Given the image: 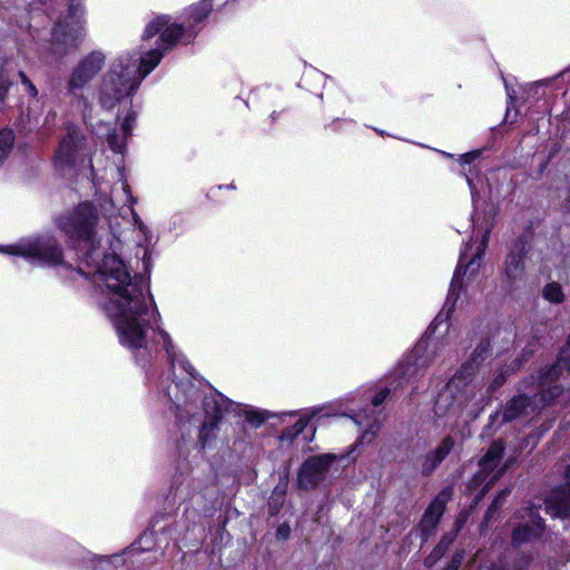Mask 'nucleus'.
<instances>
[{
	"label": "nucleus",
	"mask_w": 570,
	"mask_h": 570,
	"mask_svg": "<svg viewBox=\"0 0 570 570\" xmlns=\"http://www.w3.org/2000/svg\"><path fill=\"white\" fill-rule=\"evenodd\" d=\"M245 419L254 428H258L266 421V415L259 411H248Z\"/></svg>",
	"instance_id": "2f4dec72"
},
{
	"label": "nucleus",
	"mask_w": 570,
	"mask_h": 570,
	"mask_svg": "<svg viewBox=\"0 0 570 570\" xmlns=\"http://www.w3.org/2000/svg\"><path fill=\"white\" fill-rule=\"evenodd\" d=\"M490 351V341L482 338L474 348L471 360L455 373L444 391L439 394L434 405L438 416H444L455 407H464L476 395L480 387L470 377L474 374L476 366L488 357Z\"/></svg>",
	"instance_id": "f03ea898"
},
{
	"label": "nucleus",
	"mask_w": 570,
	"mask_h": 570,
	"mask_svg": "<svg viewBox=\"0 0 570 570\" xmlns=\"http://www.w3.org/2000/svg\"><path fill=\"white\" fill-rule=\"evenodd\" d=\"M334 459L335 456L332 454L315 455L306 459L298 471V488L303 490L316 488L325 479Z\"/></svg>",
	"instance_id": "9b49d317"
},
{
	"label": "nucleus",
	"mask_w": 570,
	"mask_h": 570,
	"mask_svg": "<svg viewBox=\"0 0 570 570\" xmlns=\"http://www.w3.org/2000/svg\"><path fill=\"white\" fill-rule=\"evenodd\" d=\"M85 136L78 128H68L67 135L61 139L56 153L58 166H70L75 163L77 153L85 146Z\"/></svg>",
	"instance_id": "2eb2a0df"
},
{
	"label": "nucleus",
	"mask_w": 570,
	"mask_h": 570,
	"mask_svg": "<svg viewBox=\"0 0 570 570\" xmlns=\"http://www.w3.org/2000/svg\"><path fill=\"white\" fill-rule=\"evenodd\" d=\"M543 530L544 520L539 515L532 519L531 523L519 524L512 532V546L520 547L525 542L537 539L542 534Z\"/></svg>",
	"instance_id": "aec40b11"
},
{
	"label": "nucleus",
	"mask_w": 570,
	"mask_h": 570,
	"mask_svg": "<svg viewBox=\"0 0 570 570\" xmlns=\"http://www.w3.org/2000/svg\"><path fill=\"white\" fill-rule=\"evenodd\" d=\"M546 511L553 518H570V482L556 487L544 499Z\"/></svg>",
	"instance_id": "a211bd4d"
},
{
	"label": "nucleus",
	"mask_w": 570,
	"mask_h": 570,
	"mask_svg": "<svg viewBox=\"0 0 570 570\" xmlns=\"http://www.w3.org/2000/svg\"><path fill=\"white\" fill-rule=\"evenodd\" d=\"M505 382V374L502 372L500 373L494 380H493V383L491 384L490 389L494 390L499 386H501L503 383Z\"/></svg>",
	"instance_id": "79ce46f5"
},
{
	"label": "nucleus",
	"mask_w": 570,
	"mask_h": 570,
	"mask_svg": "<svg viewBox=\"0 0 570 570\" xmlns=\"http://www.w3.org/2000/svg\"><path fill=\"white\" fill-rule=\"evenodd\" d=\"M539 412L535 400L525 394H519L509 400L502 410V421L508 423L519 417Z\"/></svg>",
	"instance_id": "6ab92c4d"
},
{
	"label": "nucleus",
	"mask_w": 570,
	"mask_h": 570,
	"mask_svg": "<svg viewBox=\"0 0 570 570\" xmlns=\"http://www.w3.org/2000/svg\"><path fill=\"white\" fill-rule=\"evenodd\" d=\"M464 559V551L461 550V551H456L451 561L449 562V564L446 566V568H449L450 570H459V568L461 567L462 564V561Z\"/></svg>",
	"instance_id": "f704fd0d"
},
{
	"label": "nucleus",
	"mask_w": 570,
	"mask_h": 570,
	"mask_svg": "<svg viewBox=\"0 0 570 570\" xmlns=\"http://www.w3.org/2000/svg\"><path fill=\"white\" fill-rule=\"evenodd\" d=\"M443 570H450V569L445 567Z\"/></svg>",
	"instance_id": "8fccbe9b"
},
{
	"label": "nucleus",
	"mask_w": 570,
	"mask_h": 570,
	"mask_svg": "<svg viewBox=\"0 0 570 570\" xmlns=\"http://www.w3.org/2000/svg\"><path fill=\"white\" fill-rule=\"evenodd\" d=\"M19 253L50 265H58L63 261L62 248L55 237L38 238L23 246Z\"/></svg>",
	"instance_id": "4468645a"
},
{
	"label": "nucleus",
	"mask_w": 570,
	"mask_h": 570,
	"mask_svg": "<svg viewBox=\"0 0 570 570\" xmlns=\"http://www.w3.org/2000/svg\"><path fill=\"white\" fill-rule=\"evenodd\" d=\"M504 449L503 440H495L491 443L485 454L479 460L480 471L474 475V480L476 482H483L490 476L482 490V494L493 487L512 464V461L508 460L501 468H498L502 460Z\"/></svg>",
	"instance_id": "0eeeda50"
},
{
	"label": "nucleus",
	"mask_w": 570,
	"mask_h": 570,
	"mask_svg": "<svg viewBox=\"0 0 570 570\" xmlns=\"http://www.w3.org/2000/svg\"><path fill=\"white\" fill-rule=\"evenodd\" d=\"M542 296L547 301L557 304L563 302L564 299V294L562 292L561 285L556 282H551L543 287Z\"/></svg>",
	"instance_id": "cd10ccee"
},
{
	"label": "nucleus",
	"mask_w": 570,
	"mask_h": 570,
	"mask_svg": "<svg viewBox=\"0 0 570 570\" xmlns=\"http://www.w3.org/2000/svg\"><path fill=\"white\" fill-rule=\"evenodd\" d=\"M163 57L164 50L160 49L150 50L144 57H141L140 65L136 66V77H139L140 82L149 72H151V70L158 66Z\"/></svg>",
	"instance_id": "412c9836"
},
{
	"label": "nucleus",
	"mask_w": 570,
	"mask_h": 570,
	"mask_svg": "<svg viewBox=\"0 0 570 570\" xmlns=\"http://www.w3.org/2000/svg\"><path fill=\"white\" fill-rule=\"evenodd\" d=\"M479 156H480V150L466 153L461 156L460 161L462 164H470V163L474 161Z\"/></svg>",
	"instance_id": "4c0bfd02"
},
{
	"label": "nucleus",
	"mask_w": 570,
	"mask_h": 570,
	"mask_svg": "<svg viewBox=\"0 0 570 570\" xmlns=\"http://www.w3.org/2000/svg\"><path fill=\"white\" fill-rule=\"evenodd\" d=\"M560 363H562L563 367H566L570 372V354L561 357Z\"/></svg>",
	"instance_id": "37998d69"
},
{
	"label": "nucleus",
	"mask_w": 570,
	"mask_h": 570,
	"mask_svg": "<svg viewBox=\"0 0 570 570\" xmlns=\"http://www.w3.org/2000/svg\"><path fill=\"white\" fill-rule=\"evenodd\" d=\"M8 90H9V83H7L4 81H0V105L4 102Z\"/></svg>",
	"instance_id": "ea45409f"
},
{
	"label": "nucleus",
	"mask_w": 570,
	"mask_h": 570,
	"mask_svg": "<svg viewBox=\"0 0 570 570\" xmlns=\"http://www.w3.org/2000/svg\"><path fill=\"white\" fill-rule=\"evenodd\" d=\"M19 78L21 82L26 86L28 94L36 98L38 96V89L32 83V81L28 78V76L23 71H19Z\"/></svg>",
	"instance_id": "72a5a7b5"
},
{
	"label": "nucleus",
	"mask_w": 570,
	"mask_h": 570,
	"mask_svg": "<svg viewBox=\"0 0 570 570\" xmlns=\"http://www.w3.org/2000/svg\"><path fill=\"white\" fill-rule=\"evenodd\" d=\"M499 415V412H495L494 415H492V420H494Z\"/></svg>",
	"instance_id": "de8ad7c7"
},
{
	"label": "nucleus",
	"mask_w": 570,
	"mask_h": 570,
	"mask_svg": "<svg viewBox=\"0 0 570 570\" xmlns=\"http://www.w3.org/2000/svg\"><path fill=\"white\" fill-rule=\"evenodd\" d=\"M271 118H272L273 120L277 119V116H276V112H275V111L271 115Z\"/></svg>",
	"instance_id": "49530a36"
},
{
	"label": "nucleus",
	"mask_w": 570,
	"mask_h": 570,
	"mask_svg": "<svg viewBox=\"0 0 570 570\" xmlns=\"http://www.w3.org/2000/svg\"><path fill=\"white\" fill-rule=\"evenodd\" d=\"M440 559H441V557L434 550H432L431 553L424 559V566L428 567V568H431Z\"/></svg>",
	"instance_id": "58836bf2"
},
{
	"label": "nucleus",
	"mask_w": 570,
	"mask_h": 570,
	"mask_svg": "<svg viewBox=\"0 0 570 570\" xmlns=\"http://www.w3.org/2000/svg\"><path fill=\"white\" fill-rule=\"evenodd\" d=\"M136 75L135 63L125 65L121 61H115L101 83V105L111 109L124 98L132 95L140 85L139 77Z\"/></svg>",
	"instance_id": "7ed1b4c3"
},
{
	"label": "nucleus",
	"mask_w": 570,
	"mask_h": 570,
	"mask_svg": "<svg viewBox=\"0 0 570 570\" xmlns=\"http://www.w3.org/2000/svg\"><path fill=\"white\" fill-rule=\"evenodd\" d=\"M436 345V342L430 336L421 338L410 355L400 364V374L405 379L420 375L435 360Z\"/></svg>",
	"instance_id": "6e6552de"
},
{
	"label": "nucleus",
	"mask_w": 570,
	"mask_h": 570,
	"mask_svg": "<svg viewBox=\"0 0 570 570\" xmlns=\"http://www.w3.org/2000/svg\"><path fill=\"white\" fill-rule=\"evenodd\" d=\"M482 254V249L479 248L473 257L468 262L464 254L460 256L444 306L442 311L435 316L431 326L436 327L441 323L448 322L455 308L456 301L462 289V276L469 274L472 277L478 273Z\"/></svg>",
	"instance_id": "423d86ee"
},
{
	"label": "nucleus",
	"mask_w": 570,
	"mask_h": 570,
	"mask_svg": "<svg viewBox=\"0 0 570 570\" xmlns=\"http://www.w3.org/2000/svg\"><path fill=\"white\" fill-rule=\"evenodd\" d=\"M136 119V115L134 112H130L126 116L124 124H122V130L125 135H130L132 122Z\"/></svg>",
	"instance_id": "c9c22d12"
},
{
	"label": "nucleus",
	"mask_w": 570,
	"mask_h": 570,
	"mask_svg": "<svg viewBox=\"0 0 570 570\" xmlns=\"http://www.w3.org/2000/svg\"><path fill=\"white\" fill-rule=\"evenodd\" d=\"M464 521L458 519L454 523V529H452L449 532H445L439 543L433 548V550L442 558L445 552L449 550V548L453 544L455 541L458 533L463 527Z\"/></svg>",
	"instance_id": "5701e85b"
},
{
	"label": "nucleus",
	"mask_w": 570,
	"mask_h": 570,
	"mask_svg": "<svg viewBox=\"0 0 570 570\" xmlns=\"http://www.w3.org/2000/svg\"><path fill=\"white\" fill-rule=\"evenodd\" d=\"M564 476L568 480L567 482H570V464L567 466L564 471Z\"/></svg>",
	"instance_id": "c03bdc74"
},
{
	"label": "nucleus",
	"mask_w": 570,
	"mask_h": 570,
	"mask_svg": "<svg viewBox=\"0 0 570 570\" xmlns=\"http://www.w3.org/2000/svg\"><path fill=\"white\" fill-rule=\"evenodd\" d=\"M78 12V7L70 6L68 14L52 28L48 50L56 59L78 50L85 39V21Z\"/></svg>",
	"instance_id": "20e7f679"
},
{
	"label": "nucleus",
	"mask_w": 570,
	"mask_h": 570,
	"mask_svg": "<svg viewBox=\"0 0 570 570\" xmlns=\"http://www.w3.org/2000/svg\"><path fill=\"white\" fill-rule=\"evenodd\" d=\"M531 556L525 553H520L513 561V570H525L531 563Z\"/></svg>",
	"instance_id": "473e14b6"
},
{
	"label": "nucleus",
	"mask_w": 570,
	"mask_h": 570,
	"mask_svg": "<svg viewBox=\"0 0 570 570\" xmlns=\"http://www.w3.org/2000/svg\"><path fill=\"white\" fill-rule=\"evenodd\" d=\"M529 252L525 236L519 237L505 258V277L509 285H513L524 273V257Z\"/></svg>",
	"instance_id": "dca6fc26"
},
{
	"label": "nucleus",
	"mask_w": 570,
	"mask_h": 570,
	"mask_svg": "<svg viewBox=\"0 0 570 570\" xmlns=\"http://www.w3.org/2000/svg\"><path fill=\"white\" fill-rule=\"evenodd\" d=\"M567 347L570 348V334L568 335V338H567Z\"/></svg>",
	"instance_id": "a18cd8bd"
},
{
	"label": "nucleus",
	"mask_w": 570,
	"mask_h": 570,
	"mask_svg": "<svg viewBox=\"0 0 570 570\" xmlns=\"http://www.w3.org/2000/svg\"><path fill=\"white\" fill-rule=\"evenodd\" d=\"M308 421H309V419H307V417L298 419L291 428L286 429L283 432V436L288 438L291 440L296 438L297 435L303 433V431L306 429Z\"/></svg>",
	"instance_id": "c756f323"
},
{
	"label": "nucleus",
	"mask_w": 570,
	"mask_h": 570,
	"mask_svg": "<svg viewBox=\"0 0 570 570\" xmlns=\"http://www.w3.org/2000/svg\"><path fill=\"white\" fill-rule=\"evenodd\" d=\"M284 495L285 488L279 489V487H276L268 502V511L271 515H276L278 513L284 502Z\"/></svg>",
	"instance_id": "c85d7f7f"
},
{
	"label": "nucleus",
	"mask_w": 570,
	"mask_h": 570,
	"mask_svg": "<svg viewBox=\"0 0 570 570\" xmlns=\"http://www.w3.org/2000/svg\"><path fill=\"white\" fill-rule=\"evenodd\" d=\"M455 446V439L452 435L444 436L438 446L426 452L421 460L420 473L422 476H430L446 459Z\"/></svg>",
	"instance_id": "f3484780"
},
{
	"label": "nucleus",
	"mask_w": 570,
	"mask_h": 570,
	"mask_svg": "<svg viewBox=\"0 0 570 570\" xmlns=\"http://www.w3.org/2000/svg\"><path fill=\"white\" fill-rule=\"evenodd\" d=\"M158 33H160V41L165 45L164 51H166L184 39L187 31L183 24L171 23L169 16H158L147 24L142 39H150Z\"/></svg>",
	"instance_id": "f8f14e48"
},
{
	"label": "nucleus",
	"mask_w": 570,
	"mask_h": 570,
	"mask_svg": "<svg viewBox=\"0 0 570 570\" xmlns=\"http://www.w3.org/2000/svg\"><path fill=\"white\" fill-rule=\"evenodd\" d=\"M212 11L213 0H202L190 8L189 18L195 24H197L205 20Z\"/></svg>",
	"instance_id": "393cba45"
},
{
	"label": "nucleus",
	"mask_w": 570,
	"mask_h": 570,
	"mask_svg": "<svg viewBox=\"0 0 570 570\" xmlns=\"http://www.w3.org/2000/svg\"><path fill=\"white\" fill-rule=\"evenodd\" d=\"M106 56L102 51L94 50L85 56L73 68L68 80V92L76 95L88 85L104 68Z\"/></svg>",
	"instance_id": "1a4fd4ad"
},
{
	"label": "nucleus",
	"mask_w": 570,
	"mask_h": 570,
	"mask_svg": "<svg viewBox=\"0 0 570 570\" xmlns=\"http://www.w3.org/2000/svg\"><path fill=\"white\" fill-rule=\"evenodd\" d=\"M561 364L558 363L552 366H550L541 376V384H549L558 380L560 372H561Z\"/></svg>",
	"instance_id": "7c9ffc66"
},
{
	"label": "nucleus",
	"mask_w": 570,
	"mask_h": 570,
	"mask_svg": "<svg viewBox=\"0 0 570 570\" xmlns=\"http://www.w3.org/2000/svg\"><path fill=\"white\" fill-rule=\"evenodd\" d=\"M14 144V134L11 129L0 130V166L8 158Z\"/></svg>",
	"instance_id": "a878e982"
},
{
	"label": "nucleus",
	"mask_w": 570,
	"mask_h": 570,
	"mask_svg": "<svg viewBox=\"0 0 570 570\" xmlns=\"http://www.w3.org/2000/svg\"><path fill=\"white\" fill-rule=\"evenodd\" d=\"M191 37H194V33H193V32H189V33H188V38H191Z\"/></svg>",
	"instance_id": "09e8293b"
},
{
	"label": "nucleus",
	"mask_w": 570,
	"mask_h": 570,
	"mask_svg": "<svg viewBox=\"0 0 570 570\" xmlns=\"http://www.w3.org/2000/svg\"><path fill=\"white\" fill-rule=\"evenodd\" d=\"M98 223L97 208L83 202L66 215L57 218L58 228L72 240H82L96 247L95 234Z\"/></svg>",
	"instance_id": "39448f33"
},
{
	"label": "nucleus",
	"mask_w": 570,
	"mask_h": 570,
	"mask_svg": "<svg viewBox=\"0 0 570 570\" xmlns=\"http://www.w3.org/2000/svg\"><path fill=\"white\" fill-rule=\"evenodd\" d=\"M390 394L391 390L389 387H384L375 392L374 395L370 397L371 405L373 406L371 414H364L362 420L358 417V426L364 425V430L358 438V444H368L376 438L377 432L381 429L382 405Z\"/></svg>",
	"instance_id": "ddd939ff"
},
{
	"label": "nucleus",
	"mask_w": 570,
	"mask_h": 570,
	"mask_svg": "<svg viewBox=\"0 0 570 570\" xmlns=\"http://www.w3.org/2000/svg\"><path fill=\"white\" fill-rule=\"evenodd\" d=\"M100 274L112 294L105 309L114 320L122 344L131 348L142 347L145 333L137 320L148 312L142 279L137 275L131 277L125 263L116 255L105 256Z\"/></svg>",
	"instance_id": "f257e3e1"
},
{
	"label": "nucleus",
	"mask_w": 570,
	"mask_h": 570,
	"mask_svg": "<svg viewBox=\"0 0 570 570\" xmlns=\"http://www.w3.org/2000/svg\"><path fill=\"white\" fill-rule=\"evenodd\" d=\"M452 497L453 488L445 487L438 493V495L430 502V504L425 509L417 524V530L420 532L422 543L428 542L430 537L434 534L435 529L438 528L441 518L444 514L446 504L452 499Z\"/></svg>",
	"instance_id": "9d476101"
},
{
	"label": "nucleus",
	"mask_w": 570,
	"mask_h": 570,
	"mask_svg": "<svg viewBox=\"0 0 570 570\" xmlns=\"http://www.w3.org/2000/svg\"><path fill=\"white\" fill-rule=\"evenodd\" d=\"M510 493L511 490L509 488H505L495 495V498L493 499L492 503L489 505L484 514L483 523H488L491 520L498 518L500 510L504 504L507 498L510 495Z\"/></svg>",
	"instance_id": "b1692460"
},
{
	"label": "nucleus",
	"mask_w": 570,
	"mask_h": 570,
	"mask_svg": "<svg viewBox=\"0 0 570 570\" xmlns=\"http://www.w3.org/2000/svg\"><path fill=\"white\" fill-rule=\"evenodd\" d=\"M217 430V416L207 419L199 431V442L204 448L212 439L215 438V431Z\"/></svg>",
	"instance_id": "bb28decb"
},
{
	"label": "nucleus",
	"mask_w": 570,
	"mask_h": 570,
	"mask_svg": "<svg viewBox=\"0 0 570 570\" xmlns=\"http://www.w3.org/2000/svg\"><path fill=\"white\" fill-rule=\"evenodd\" d=\"M289 533H291V528L287 523H282L281 525H278V528L276 530V537L282 540L287 539Z\"/></svg>",
	"instance_id": "e433bc0d"
},
{
	"label": "nucleus",
	"mask_w": 570,
	"mask_h": 570,
	"mask_svg": "<svg viewBox=\"0 0 570 570\" xmlns=\"http://www.w3.org/2000/svg\"><path fill=\"white\" fill-rule=\"evenodd\" d=\"M163 336H164V338L166 341V352L168 354V357L170 358L171 364H174V355H173V352H171L173 345H171V343L169 341V337H168V335L166 333H163Z\"/></svg>",
	"instance_id": "a19ab883"
},
{
	"label": "nucleus",
	"mask_w": 570,
	"mask_h": 570,
	"mask_svg": "<svg viewBox=\"0 0 570 570\" xmlns=\"http://www.w3.org/2000/svg\"><path fill=\"white\" fill-rule=\"evenodd\" d=\"M547 384H541V390L533 396L535 400V404H538L539 410L543 406L549 405L556 399H558L563 389L560 385L546 386Z\"/></svg>",
	"instance_id": "4be33fe9"
}]
</instances>
